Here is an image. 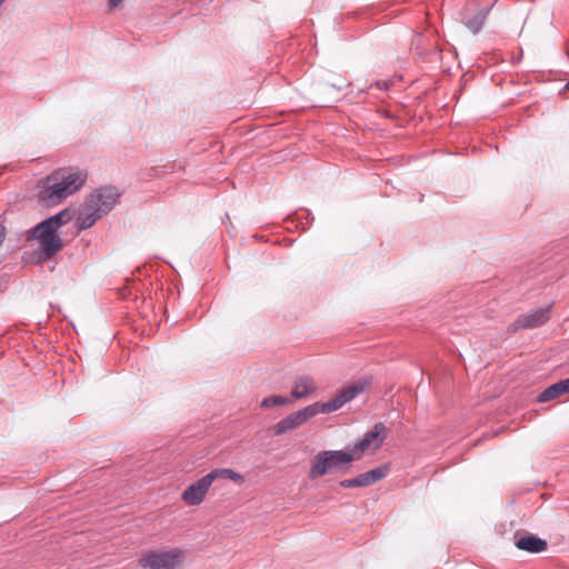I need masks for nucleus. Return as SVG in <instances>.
Returning a JSON list of instances; mask_svg holds the SVG:
<instances>
[{"label":"nucleus","instance_id":"nucleus-1","mask_svg":"<svg viewBox=\"0 0 569 569\" xmlns=\"http://www.w3.org/2000/svg\"><path fill=\"white\" fill-rule=\"evenodd\" d=\"M369 383L367 381H358L351 383L340 390L332 399L326 402H315L291 412L273 426L276 435H283L307 423L311 418L320 413H331L341 409L346 403L353 400L362 393Z\"/></svg>","mask_w":569,"mask_h":569},{"label":"nucleus","instance_id":"nucleus-2","mask_svg":"<svg viewBox=\"0 0 569 569\" xmlns=\"http://www.w3.org/2000/svg\"><path fill=\"white\" fill-rule=\"evenodd\" d=\"M87 174L76 168H62L42 182L38 199L46 206H54L78 191L86 182Z\"/></svg>","mask_w":569,"mask_h":569},{"label":"nucleus","instance_id":"nucleus-3","mask_svg":"<svg viewBox=\"0 0 569 569\" xmlns=\"http://www.w3.org/2000/svg\"><path fill=\"white\" fill-rule=\"evenodd\" d=\"M119 192L113 187H103L90 194L80 210L77 223L80 229H88L118 202Z\"/></svg>","mask_w":569,"mask_h":569},{"label":"nucleus","instance_id":"nucleus-4","mask_svg":"<svg viewBox=\"0 0 569 569\" xmlns=\"http://www.w3.org/2000/svg\"><path fill=\"white\" fill-rule=\"evenodd\" d=\"M355 461L349 450H322L310 461L308 478L317 480L328 473L346 472Z\"/></svg>","mask_w":569,"mask_h":569},{"label":"nucleus","instance_id":"nucleus-5","mask_svg":"<svg viewBox=\"0 0 569 569\" xmlns=\"http://www.w3.org/2000/svg\"><path fill=\"white\" fill-rule=\"evenodd\" d=\"M69 219L70 214L67 211L57 213L34 227L29 238L38 240L44 254L51 257L62 248V241L58 237L57 231Z\"/></svg>","mask_w":569,"mask_h":569},{"label":"nucleus","instance_id":"nucleus-6","mask_svg":"<svg viewBox=\"0 0 569 569\" xmlns=\"http://www.w3.org/2000/svg\"><path fill=\"white\" fill-rule=\"evenodd\" d=\"M187 550L179 547H163L144 551L139 566L142 569H182Z\"/></svg>","mask_w":569,"mask_h":569},{"label":"nucleus","instance_id":"nucleus-7","mask_svg":"<svg viewBox=\"0 0 569 569\" xmlns=\"http://www.w3.org/2000/svg\"><path fill=\"white\" fill-rule=\"evenodd\" d=\"M387 437V428L383 423H377L361 440L349 449L355 455V460L361 459L365 455H373L382 446Z\"/></svg>","mask_w":569,"mask_h":569},{"label":"nucleus","instance_id":"nucleus-8","mask_svg":"<svg viewBox=\"0 0 569 569\" xmlns=\"http://www.w3.org/2000/svg\"><path fill=\"white\" fill-rule=\"evenodd\" d=\"M212 486V482L207 475L189 485L181 493V500L190 507L201 505Z\"/></svg>","mask_w":569,"mask_h":569},{"label":"nucleus","instance_id":"nucleus-9","mask_svg":"<svg viewBox=\"0 0 569 569\" xmlns=\"http://www.w3.org/2000/svg\"><path fill=\"white\" fill-rule=\"evenodd\" d=\"M550 312L551 306L530 310L527 313L520 315L510 328L512 331H517L520 329H532L542 326L549 320Z\"/></svg>","mask_w":569,"mask_h":569},{"label":"nucleus","instance_id":"nucleus-10","mask_svg":"<svg viewBox=\"0 0 569 569\" xmlns=\"http://www.w3.org/2000/svg\"><path fill=\"white\" fill-rule=\"evenodd\" d=\"M318 392V385L313 377L303 375L297 377L291 387L290 398L293 401L307 399L316 396Z\"/></svg>","mask_w":569,"mask_h":569},{"label":"nucleus","instance_id":"nucleus-11","mask_svg":"<svg viewBox=\"0 0 569 569\" xmlns=\"http://www.w3.org/2000/svg\"><path fill=\"white\" fill-rule=\"evenodd\" d=\"M211 482L213 483L217 479H224V480H230L232 482H234L236 485L238 486H241L246 481V478L243 475L234 471L233 469H230V468H218V469H213L211 470L209 473H208Z\"/></svg>","mask_w":569,"mask_h":569},{"label":"nucleus","instance_id":"nucleus-12","mask_svg":"<svg viewBox=\"0 0 569 569\" xmlns=\"http://www.w3.org/2000/svg\"><path fill=\"white\" fill-rule=\"evenodd\" d=\"M388 473H389V466L388 465L380 466L378 468H375L372 470H369L367 472L359 475V479H360L359 483L362 487L371 486V485L382 480L383 478H386L388 476Z\"/></svg>","mask_w":569,"mask_h":569},{"label":"nucleus","instance_id":"nucleus-13","mask_svg":"<svg viewBox=\"0 0 569 569\" xmlns=\"http://www.w3.org/2000/svg\"><path fill=\"white\" fill-rule=\"evenodd\" d=\"M516 546L529 552H540L546 549L547 543L535 536H525L517 540Z\"/></svg>","mask_w":569,"mask_h":569},{"label":"nucleus","instance_id":"nucleus-14","mask_svg":"<svg viewBox=\"0 0 569 569\" xmlns=\"http://www.w3.org/2000/svg\"><path fill=\"white\" fill-rule=\"evenodd\" d=\"M563 395V390L561 388L560 382L553 383L547 389H545L538 397L539 402L550 401L559 396Z\"/></svg>","mask_w":569,"mask_h":569},{"label":"nucleus","instance_id":"nucleus-15","mask_svg":"<svg viewBox=\"0 0 569 569\" xmlns=\"http://www.w3.org/2000/svg\"><path fill=\"white\" fill-rule=\"evenodd\" d=\"M291 403H292V400L290 397L273 395V396L264 398L261 401V407L262 408L282 407V406H289Z\"/></svg>","mask_w":569,"mask_h":569},{"label":"nucleus","instance_id":"nucleus-16","mask_svg":"<svg viewBox=\"0 0 569 569\" xmlns=\"http://www.w3.org/2000/svg\"><path fill=\"white\" fill-rule=\"evenodd\" d=\"M359 476L353 479H345L340 482L342 488H353V487H362L360 483Z\"/></svg>","mask_w":569,"mask_h":569},{"label":"nucleus","instance_id":"nucleus-17","mask_svg":"<svg viewBox=\"0 0 569 569\" xmlns=\"http://www.w3.org/2000/svg\"><path fill=\"white\" fill-rule=\"evenodd\" d=\"M108 2H109V8L111 10H114V9H118L121 6L123 0H108Z\"/></svg>","mask_w":569,"mask_h":569},{"label":"nucleus","instance_id":"nucleus-18","mask_svg":"<svg viewBox=\"0 0 569 569\" xmlns=\"http://www.w3.org/2000/svg\"><path fill=\"white\" fill-rule=\"evenodd\" d=\"M560 385H561V388L563 390V393H567L569 392V378L565 379V380H561L559 381Z\"/></svg>","mask_w":569,"mask_h":569},{"label":"nucleus","instance_id":"nucleus-19","mask_svg":"<svg viewBox=\"0 0 569 569\" xmlns=\"http://www.w3.org/2000/svg\"><path fill=\"white\" fill-rule=\"evenodd\" d=\"M6 0H0V6Z\"/></svg>","mask_w":569,"mask_h":569}]
</instances>
